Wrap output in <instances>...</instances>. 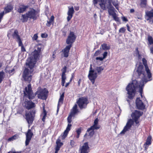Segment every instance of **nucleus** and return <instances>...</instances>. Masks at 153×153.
I'll use <instances>...</instances> for the list:
<instances>
[{"label":"nucleus","mask_w":153,"mask_h":153,"mask_svg":"<svg viewBox=\"0 0 153 153\" xmlns=\"http://www.w3.org/2000/svg\"><path fill=\"white\" fill-rule=\"evenodd\" d=\"M38 38V36L37 34H35L32 38V39L33 40H36Z\"/></svg>","instance_id":"41"},{"label":"nucleus","mask_w":153,"mask_h":153,"mask_svg":"<svg viewBox=\"0 0 153 153\" xmlns=\"http://www.w3.org/2000/svg\"><path fill=\"white\" fill-rule=\"evenodd\" d=\"M8 153H20V152L10 151V152H8Z\"/></svg>","instance_id":"54"},{"label":"nucleus","mask_w":153,"mask_h":153,"mask_svg":"<svg viewBox=\"0 0 153 153\" xmlns=\"http://www.w3.org/2000/svg\"><path fill=\"white\" fill-rule=\"evenodd\" d=\"M79 134H77V135H76V137L77 138H79Z\"/></svg>","instance_id":"62"},{"label":"nucleus","mask_w":153,"mask_h":153,"mask_svg":"<svg viewBox=\"0 0 153 153\" xmlns=\"http://www.w3.org/2000/svg\"><path fill=\"white\" fill-rule=\"evenodd\" d=\"M151 52L153 54V50L151 51Z\"/></svg>","instance_id":"64"},{"label":"nucleus","mask_w":153,"mask_h":153,"mask_svg":"<svg viewBox=\"0 0 153 153\" xmlns=\"http://www.w3.org/2000/svg\"><path fill=\"white\" fill-rule=\"evenodd\" d=\"M37 12L36 11L33 9H30L25 14L22 15V22H27L28 18L36 20L37 18Z\"/></svg>","instance_id":"8"},{"label":"nucleus","mask_w":153,"mask_h":153,"mask_svg":"<svg viewBox=\"0 0 153 153\" xmlns=\"http://www.w3.org/2000/svg\"><path fill=\"white\" fill-rule=\"evenodd\" d=\"M28 6H25L23 5H20L17 10V11L19 13H22L26 11V9L28 8Z\"/></svg>","instance_id":"20"},{"label":"nucleus","mask_w":153,"mask_h":153,"mask_svg":"<svg viewBox=\"0 0 153 153\" xmlns=\"http://www.w3.org/2000/svg\"><path fill=\"white\" fill-rule=\"evenodd\" d=\"M90 148L88 142L85 143L82 146H80L79 152L80 153H88Z\"/></svg>","instance_id":"12"},{"label":"nucleus","mask_w":153,"mask_h":153,"mask_svg":"<svg viewBox=\"0 0 153 153\" xmlns=\"http://www.w3.org/2000/svg\"><path fill=\"white\" fill-rule=\"evenodd\" d=\"M81 128H80L77 129L76 131L77 134H80L81 131Z\"/></svg>","instance_id":"42"},{"label":"nucleus","mask_w":153,"mask_h":153,"mask_svg":"<svg viewBox=\"0 0 153 153\" xmlns=\"http://www.w3.org/2000/svg\"><path fill=\"white\" fill-rule=\"evenodd\" d=\"M35 113L34 110H32L29 112H27L25 114L26 119L28 124V127L32 124L34 120V117Z\"/></svg>","instance_id":"10"},{"label":"nucleus","mask_w":153,"mask_h":153,"mask_svg":"<svg viewBox=\"0 0 153 153\" xmlns=\"http://www.w3.org/2000/svg\"><path fill=\"white\" fill-rule=\"evenodd\" d=\"M70 82H70V81L69 82H68V83H67L65 85V87H67V86L69 85V84H70Z\"/></svg>","instance_id":"58"},{"label":"nucleus","mask_w":153,"mask_h":153,"mask_svg":"<svg viewBox=\"0 0 153 153\" xmlns=\"http://www.w3.org/2000/svg\"><path fill=\"white\" fill-rule=\"evenodd\" d=\"M65 81H62V85L63 86H64Z\"/></svg>","instance_id":"61"},{"label":"nucleus","mask_w":153,"mask_h":153,"mask_svg":"<svg viewBox=\"0 0 153 153\" xmlns=\"http://www.w3.org/2000/svg\"><path fill=\"white\" fill-rule=\"evenodd\" d=\"M146 19L149 20V18H152L153 17V10L152 9L150 11H147L146 12Z\"/></svg>","instance_id":"23"},{"label":"nucleus","mask_w":153,"mask_h":153,"mask_svg":"<svg viewBox=\"0 0 153 153\" xmlns=\"http://www.w3.org/2000/svg\"><path fill=\"white\" fill-rule=\"evenodd\" d=\"M142 114V112L137 110H136L132 113L131 114V116L133 120L130 119L128 121L126 126L124 127L123 130L120 132V134H124L125 132L129 130L133 124V120H134L136 124H137L139 123L138 120Z\"/></svg>","instance_id":"4"},{"label":"nucleus","mask_w":153,"mask_h":153,"mask_svg":"<svg viewBox=\"0 0 153 153\" xmlns=\"http://www.w3.org/2000/svg\"><path fill=\"white\" fill-rule=\"evenodd\" d=\"M81 81H82L81 79H79L78 82V84L79 85H80V83L81 82Z\"/></svg>","instance_id":"59"},{"label":"nucleus","mask_w":153,"mask_h":153,"mask_svg":"<svg viewBox=\"0 0 153 153\" xmlns=\"http://www.w3.org/2000/svg\"><path fill=\"white\" fill-rule=\"evenodd\" d=\"M70 145L72 147H74L76 145L75 142L73 140H71L70 141Z\"/></svg>","instance_id":"36"},{"label":"nucleus","mask_w":153,"mask_h":153,"mask_svg":"<svg viewBox=\"0 0 153 153\" xmlns=\"http://www.w3.org/2000/svg\"><path fill=\"white\" fill-rule=\"evenodd\" d=\"M56 151L55 153H58V151L59 150L60 148L62 146L63 144L61 142L59 139H58L56 141Z\"/></svg>","instance_id":"21"},{"label":"nucleus","mask_w":153,"mask_h":153,"mask_svg":"<svg viewBox=\"0 0 153 153\" xmlns=\"http://www.w3.org/2000/svg\"><path fill=\"white\" fill-rule=\"evenodd\" d=\"M94 130H91L90 131H89V134L91 136H92L94 134Z\"/></svg>","instance_id":"44"},{"label":"nucleus","mask_w":153,"mask_h":153,"mask_svg":"<svg viewBox=\"0 0 153 153\" xmlns=\"http://www.w3.org/2000/svg\"><path fill=\"white\" fill-rule=\"evenodd\" d=\"M134 9H131L130 10V12L131 13H134Z\"/></svg>","instance_id":"57"},{"label":"nucleus","mask_w":153,"mask_h":153,"mask_svg":"<svg viewBox=\"0 0 153 153\" xmlns=\"http://www.w3.org/2000/svg\"><path fill=\"white\" fill-rule=\"evenodd\" d=\"M126 26H127V30H128V31L130 32V30L129 27V26L127 24V25H126Z\"/></svg>","instance_id":"60"},{"label":"nucleus","mask_w":153,"mask_h":153,"mask_svg":"<svg viewBox=\"0 0 153 153\" xmlns=\"http://www.w3.org/2000/svg\"><path fill=\"white\" fill-rule=\"evenodd\" d=\"M101 47L102 49L105 51L109 50L110 49V46L109 45L108 46L107 44L105 43H104L102 44Z\"/></svg>","instance_id":"30"},{"label":"nucleus","mask_w":153,"mask_h":153,"mask_svg":"<svg viewBox=\"0 0 153 153\" xmlns=\"http://www.w3.org/2000/svg\"><path fill=\"white\" fill-rule=\"evenodd\" d=\"M136 71L140 77H142L140 82H138L136 80L132 81L131 83H129L126 87V89L127 91L128 97L130 99H132L134 97L136 90H138L142 97L143 88L144 84L152 79V77L149 78L147 77L146 71H144L143 65L141 63H139L137 65Z\"/></svg>","instance_id":"1"},{"label":"nucleus","mask_w":153,"mask_h":153,"mask_svg":"<svg viewBox=\"0 0 153 153\" xmlns=\"http://www.w3.org/2000/svg\"><path fill=\"white\" fill-rule=\"evenodd\" d=\"M48 93V92L46 89L39 88L35 94H34L32 92L31 85L30 84L25 88L24 91L25 95L28 97L29 99H33L36 95L37 94L38 98L45 100L47 97Z\"/></svg>","instance_id":"3"},{"label":"nucleus","mask_w":153,"mask_h":153,"mask_svg":"<svg viewBox=\"0 0 153 153\" xmlns=\"http://www.w3.org/2000/svg\"><path fill=\"white\" fill-rule=\"evenodd\" d=\"M107 54H108V53L107 52L105 51L104 52V53L103 54V56L102 57V58H103V59H104L106 58V57L107 56Z\"/></svg>","instance_id":"40"},{"label":"nucleus","mask_w":153,"mask_h":153,"mask_svg":"<svg viewBox=\"0 0 153 153\" xmlns=\"http://www.w3.org/2000/svg\"><path fill=\"white\" fill-rule=\"evenodd\" d=\"M23 105L27 109H30L35 106V104L33 102L28 100H25Z\"/></svg>","instance_id":"16"},{"label":"nucleus","mask_w":153,"mask_h":153,"mask_svg":"<svg viewBox=\"0 0 153 153\" xmlns=\"http://www.w3.org/2000/svg\"><path fill=\"white\" fill-rule=\"evenodd\" d=\"M41 50L42 47L40 46H36L34 51L31 53V56L27 59L26 65L28 66L30 70L26 68L24 71L23 77L25 81L29 82L31 81L32 79L31 74L33 71V68L42 54Z\"/></svg>","instance_id":"2"},{"label":"nucleus","mask_w":153,"mask_h":153,"mask_svg":"<svg viewBox=\"0 0 153 153\" xmlns=\"http://www.w3.org/2000/svg\"><path fill=\"white\" fill-rule=\"evenodd\" d=\"M78 111L77 109V105L76 104H75L73 107L72 111L68 117V124L66 129L64 132L63 134L61 136V138L62 139H65L68 135V131L70 130L71 125L70 124L72 121V117L76 114Z\"/></svg>","instance_id":"6"},{"label":"nucleus","mask_w":153,"mask_h":153,"mask_svg":"<svg viewBox=\"0 0 153 153\" xmlns=\"http://www.w3.org/2000/svg\"><path fill=\"white\" fill-rule=\"evenodd\" d=\"M126 30V29L124 27H122L119 29V32L124 33L125 32Z\"/></svg>","instance_id":"39"},{"label":"nucleus","mask_w":153,"mask_h":153,"mask_svg":"<svg viewBox=\"0 0 153 153\" xmlns=\"http://www.w3.org/2000/svg\"><path fill=\"white\" fill-rule=\"evenodd\" d=\"M149 21V22L151 23L152 24L153 22V19H152V18H149V19L148 20Z\"/></svg>","instance_id":"52"},{"label":"nucleus","mask_w":153,"mask_h":153,"mask_svg":"<svg viewBox=\"0 0 153 153\" xmlns=\"http://www.w3.org/2000/svg\"><path fill=\"white\" fill-rule=\"evenodd\" d=\"M64 93H63L60 96V97L59 99V102H58V105L60 103H62L63 100L64 99Z\"/></svg>","instance_id":"35"},{"label":"nucleus","mask_w":153,"mask_h":153,"mask_svg":"<svg viewBox=\"0 0 153 153\" xmlns=\"http://www.w3.org/2000/svg\"><path fill=\"white\" fill-rule=\"evenodd\" d=\"M19 137V135L17 134H15L13 136L9 138L8 140V141H11L14 140H16L18 139Z\"/></svg>","instance_id":"32"},{"label":"nucleus","mask_w":153,"mask_h":153,"mask_svg":"<svg viewBox=\"0 0 153 153\" xmlns=\"http://www.w3.org/2000/svg\"><path fill=\"white\" fill-rule=\"evenodd\" d=\"M4 15V12H2L0 13V22L1 21V20L2 19L3 16Z\"/></svg>","instance_id":"43"},{"label":"nucleus","mask_w":153,"mask_h":153,"mask_svg":"<svg viewBox=\"0 0 153 153\" xmlns=\"http://www.w3.org/2000/svg\"><path fill=\"white\" fill-rule=\"evenodd\" d=\"M4 73L3 72H0V80L2 81L4 78Z\"/></svg>","instance_id":"38"},{"label":"nucleus","mask_w":153,"mask_h":153,"mask_svg":"<svg viewBox=\"0 0 153 153\" xmlns=\"http://www.w3.org/2000/svg\"><path fill=\"white\" fill-rule=\"evenodd\" d=\"M54 19V17L53 16H52L49 21H47V22L46 24V25L48 27L50 26L51 24L53 23Z\"/></svg>","instance_id":"29"},{"label":"nucleus","mask_w":153,"mask_h":153,"mask_svg":"<svg viewBox=\"0 0 153 153\" xmlns=\"http://www.w3.org/2000/svg\"><path fill=\"white\" fill-rule=\"evenodd\" d=\"M104 68V66H101L97 67L95 68L94 70H92L91 65L88 77L89 79L92 82L93 84H94L95 80L97 76V73L96 71H97L99 74H100Z\"/></svg>","instance_id":"7"},{"label":"nucleus","mask_w":153,"mask_h":153,"mask_svg":"<svg viewBox=\"0 0 153 153\" xmlns=\"http://www.w3.org/2000/svg\"><path fill=\"white\" fill-rule=\"evenodd\" d=\"M33 135V134L30 129H29L27 132L26 133V140L25 144L26 146L28 145Z\"/></svg>","instance_id":"17"},{"label":"nucleus","mask_w":153,"mask_h":153,"mask_svg":"<svg viewBox=\"0 0 153 153\" xmlns=\"http://www.w3.org/2000/svg\"><path fill=\"white\" fill-rule=\"evenodd\" d=\"M21 51L23 52L25 51V49L23 45L21 46Z\"/></svg>","instance_id":"51"},{"label":"nucleus","mask_w":153,"mask_h":153,"mask_svg":"<svg viewBox=\"0 0 153 153\" xmlns=\"http://www.w3.org/2000/svg\"><path fill=\"white\" fill-rule=\"evenodd\" d=\"M16 41L18 42L19 44V45L20 46H22L23 45L22 43V41H21V38L19 39H18L17 40H16Z\"/></svg>","instance_id":"37"},{"label":"nucleus","mask_w":153,"mask_h":153,"mask_svg":"<svg viewBox=\"0 0 153 153\" xmlns=\"http://www.w3.org/2000/svg\"><path fill=\"white\" fill-rule=\"evenodd\" d=\"M79 8L78 7H77V8H76V9H75V10H79Z\"/></svg>","instance_id":"63"},{"label":"nucleus","mask_w":153,"mask_h":153,"mask_svg":"<svg viewBox=\"0 0 153 153\" xmlns=\"http://www.w3.org/2000/svg\"><path fill=\"white\" fill-rule=\"evenodd\" d=\"M12 36L14 38L16 39V40L20 38L19 36V35L18 32L17 30H15L14 31L12 34Z\"/></svg>","instance_id":"26"},{"label":"nucleus","mask_w":153,"mask_h":153,"mask_svg":"<svg viewBox=\"0 0 153 153\" xmlns=\"http://www.w3.org/2000/svg\"><path fill=\"white\" fill-rule=\"evenodd\" d=\"M148 41L149 45H152V47L150 48V51L153 50V38L150 36H148L147 38Z\"/></svg>","instance_id":"24"},{"label":"nucleus","mask_w":153,"mask_h":153,"mask_svg":"<svg viewBox=\"0 0 153 153\" xmlns=\"http://www.w3.org/2000/svg\"><path fill=\"white\" fill-rule=\"evenodd\" d=\"M96 60H100V61H102L104 59H103V58L102 57H97L96 58Z\"/></svg>","instance_id":"50"},{"label":"nucleus","mask_w":153,"mask_h":153,"mask_svg":"<svg viewBox=\"0 0 153 153\" xmlns=\"http://www.w3.org/2000/svg\"><path fill=\"white\" fill-rule=\"evenodd\" d=\"M55 53L54 52H53V55H52V58L53 59H54L55 58L56 56H55Z\"/></svg>","instance_id":"55"},{"label":"nucleus","mask_w":153,"mask_h":153,"mask_svg":"<svg viewBox=\"0 0 153 153\" xmlns=\"http://www.w3.org/2000/svg\"><path fill=\"white\" fill-rule=\"evenodd\" d=\"M151 138L150 137H149L147 138L146 143L144 144L145 149H146L148 147V146L151 144Z\"/></svg>","instance_id":"25"},{"label":"nucleus","mask_w":153,"mask_h":153,"mask_svg":"<svg viewBox=\"0 0 153 153\" xmlns=\"http://www.w3.org/2000/svg\"><path fill=\"white\" fill-rule=\"evenodd\" d=\"M142 62L145 67V71L147 74L148 77L149 78H151L152 77V74L147 64L146 60L143 58L142 59Z\"/></svg>","instance_id":"13"},{"label":"nucleus","mask_w":153,"mask_h":153,"mask_svg":"<svg viewBox=\"0 0 153 153\" xmlns=\"http://www.w3.org/2000/svg\"><path fill=\"white\" fill-rule=\"evenodd\" d=\"M76 39V36L74 32H70L67 39L66 40L67 44L72 45V44L74 42Z\"/></svg>","instance_id":"11"},{"label":"nucleus","mask_w":153,"mask_h":153,"mask_svg":"<svg viewBox=\"0 0 153 153\" xmlns=\"http://www.w3.org/2000/svg\"><path fill=\"white\" fill-rule=\"evenodd\" d=\"M12 9V6L11 5H8L4 8V11L5 13L9 12Z\"/></svg>","instance_id":"27"},{"label":"nucleus","mask_w":153,"mask_h":153,"mask_svg":"<svg viewBox=\"0 0 153 153\" xmlns=\"http://www.w3.org/2000/svg\"><path fill=\"white\" fill-rule=\"evenodd\" d=\"M41 36L42 38H46L47 36V35L46 33H42L41 34Z\"/></svg>","instance_id":"47"},{"label":"nucleus","mask_w":153,"mask_h":153,"mask_svg":"<svg viewBox=\"0 0 153 153\" xmlns=\"http://www.w3.org/2000/svg\"><path fill=\"white\" fill-rule=\"evenodd\" d=\"M111 3L115 6L116 9L119 10L118 3L117 0H100V2L99 4L101 8L103 10L108 9L109 10L111 8H113V10H115V9L112 5Z\"/></svg>","instance_id":"5"},{"label":"nucleus","mask_w":153,"mask_h":153,"mask_svg":"<svg viewBox=\"0 0 153 153\" xmlns=\"http://www.w3.org/2000/svg\"><path fill=\"white\" fill-rule=\"evenodd\" d=\"M5 71L7 72H8L9 74L13 73L14 71V69H13L10 70L9 67H7L5 68Z\"/></svg>","instance_id":"34"},{"label":"nucleus","mask_w":153,"mask_h":153,"mask_svg":"<svg viewBox=\"0 0 153 153\" xmlns=\"http://www.w3.org/2000/svg\"><path fill=\"white\" fill-rule=\"evenodd\" d=\"M68 10L67 13L68 16L67 17V19L69 22L72 17L74 10L73 6H68Z\"/></svg>","instance_id":"15"},{"label":"nucleus","mask_w":153,"mask_h":153,"mask_svg":"<svg viewBox=\"0 0 153 153\" xmlns=\"http://www.w3.org/2000/svg\"><path fill=\"white\" fill-rule=\"evenodd\" d=\"M98 118H96L94 122V124L98 125Z\"/></svg>","instance_id":"48"},{"label":"nucleus","mask_w":153,"mask_h":153,"mask_svg":"<svg viewBox=\"0 0 153 153\" xmlns=\"http://www.w3.org/2000/svg\"><path fill=\"white\" fill-rule=\"evenodd\" d=\"M108 13L109 15L112 16L114 19L116 21L118 22H120V19L117 16L116 14L115 13L114 10H113V8H111V9L108 10Z\"/></svg>","instance_id":"18"},{"label":"nucleus","mask_w":153,"mask_h":153,"mask_svg":"<svg viewBox=\"0 0 153 153\" xmlns=\"http://www.w3.org/2000/svg\"><path fill=\"white\" fill-rule=\"evenodd\" d=\"M72 46L71 45H67L62 50V52L64 54V57H67L68 56L69 50L72 47Z\"/></svg>","instance_id":"19"},{"label":"nucleus","mask_w":153,"mask_h":153,"mask_svg":"<svg viewBox=\"0 0 153 153\" xmlns=\"http://www.w3.org/2000/svg\"><path fill=\"white\" fill-rule=\"evenodd\" d=\"M100 53V51H97L95 52L94 55L95 56H97L99 55Z\"/></svg>","instance_id":"46"},{"label":"nucleus","mask_w":153,"mask_h":153,"mask_svg":"<svg viewBox=\"0 0 153 153\" xmlns=\"http://www.w3.org/2000/svg\"><path fill=\"white\" fill-rule=\"evenodd\" d=\"M66 70V67L65 66L64 68L62 69L61 71H62V81H65L66 79V77L65 74Z\"/></svg>","instance_id":"22"},{"label":"nucleus","mask_w":153,"mask_h":153,"mask_svg":"<svg viewBox=\"0 0 153 153\" xmlns=\"http://www.w3.org/2000/svg\"><path fill=\"white\" fill-rule=\"evenodd\" d=\"M47 113L45 110L44 108H43V111L42 113L41 114V116L42 117V120L43 122H44L45 121V118L46 117Z\"/></svg>","instance_id":"31"},{"label":"nucleus","mask_w":153,"mask_h":153,"mask_svg":"<svg viewBox=\"0 0 153 153\" xmlns=\"http://www.w3.org/2000/svg\"><path fill=\"white\" fill-rule=\"evenodd\" d=\"M74 74L73 73L72 74V77H71V79L70 80V82H71L72 80V79L74 78Z\"/></svg>","instance_id":"56"},{"label":"nucleus","mask_w":153,"mask_h":153,"mask_svg":"<svg viewBox=\"0 0 153 153\" xmlns=\"http://www.w3.org/2000/svg\"><path fill=\"white\" fill-rule=\"evenodd\" d=\"M76 102L80 109H82L86 108L89 101L86 97H83L79 98Z\"/></svg>","instance_id":"9"},{"label":"nucleus","mask_w":153,"mask_h":153,"mask_svg":"<svg viewBox=\"0 0 153 153\" xmlns=\"http://www.w3.org/2000/svg\"><path fill=\"white\" fill-rule=\"evenodd\" d=\"M122 19L123 21L127 22L128 21V20L127 18L125 17H123L122 18Z\"/></svg>","instance_id":"49"},{"label":"nucleus","mask_w":153,"mask_h":153,"mask_svg":"<svg viewBox=\"0 0 153 153\" xmlns=\"http://www.w3.org/2000/svg\"><path fill=\"white\" fill-rule=\"evenodd\" d=\"M136 105L137 108L139 109L143 110L145 108V105L139 98H137L136 100Z\"/></svg>","instance_id":"14"},{"label":"nucleus","mask_w":153,"mask_h":153,"mask_svg":"<svg viewBox=\"0 0 153 153\" xmlns=\"http://www.w3.org/2000/svg\"><path fill=\"white\" fill-rule=\"evenodd\" d=\"M147 5L146 0H141L140 5L141 7H145Z\"/></svg>","instance_id":"33"},{"label":"nucleus","mask_w":153,"mask_h":153,"mask_svg":"<svg viewBox=\"0 0 153 153\" xmlns=\"http://www.w3.org/2000/svg\"><path fill=\"white\" fill-rule=\"evenodd\" d=\"M99 0H94V3L95 6L97 4Z\"/></svg>","instance_id":"53"},{"label":"nucleus","mask_w":153,"mask_h":153,"mask_svg":"<svg viewBox=\"0 0 153 153\" xmlns=\"http://www.w3.org/2000/svg\"><path fill=\"white\" fill-rule=\"evenodd\" d=\"M136 54L137 56H138L139 58V57L140 56V55L139 54V51L138 50V49L137 48L136 49Z\"/></svg>","instance_id":"45"},{"label":"nucleus","mask_w":153,"mask_h":153,"mask_svg":"<svg viewBox=\"0 0 153 153\" xmlns=\"http://www.w3.org/2000/svg\"><path fill=\"white\" fill-rule=\"evenodd\" d=\"M100 126L97 124H94V125L91 126L90 128L87 130L88 131H89L91 130H94V129H97L99 128Z\"/></svg>","instance_id":"28"}]
</instances>
